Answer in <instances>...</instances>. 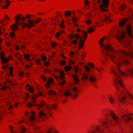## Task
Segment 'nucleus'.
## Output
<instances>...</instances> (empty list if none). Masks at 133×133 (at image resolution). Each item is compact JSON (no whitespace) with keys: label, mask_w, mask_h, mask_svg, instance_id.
Here are the masks:
<instances>
[{"label":"nucleus","mask_w":133,"mask_h":133,"mask_svg":"<svg viewBox=\"0 0 133 133\" xmlns=\"http://www.w3.org/2000/svg\"><path fill=\"white\" fill-rule=\"evenodd\" d=\"M111 71L110 72H112L115 75V78H114V82L115 83L117 89H118L117 85L119 84L122 88H123V90L121 91L119 94L117 99L120 103L123 104H124L127 102L126 99L127 96L126 93H128V90L124 86V84L121 80L120 76L118 75V74L116 71V67L112 66L110 68Z\"/></svg>","instance_id":"nucleus-1"},{"label":"nucleus","mask_w":133,"mask_h":133,"mask_svg":"<svg viewBox=\"0 0 133 133\" xmlns=\"http://www.w3.org/2000/svg\"><path fill=\"white\" fill-rule=\"evenodd\" d=\"M103 47L105 51L109 52L105 54L108 58H110L114 63H118L119 62L120 59L118 55V52L114 49L112 44H107L104 45Z\"/></svg>","instance_id":"nucleus-2"},{"label":"nucleus","mask_w":133,"mask_h":133,"mask_svg":"<svg viewBox=\"0 0 133 133\" xmlns=\"http://www.w3.org/2000/svg\"><path fill=\"white\" fill-rule=\"evenodd\" d=\"M114 66L116 67V71L118 75H124L126 76L128 75H131L133 76V69L132 68L127 70L125 73L122 71L119 67L117 68L116 66Z\"/></svg>","instance_id":"nucleus-3"},{"label":"nucleus","mask_w":133,"mask_h":133,"mask_svg":"<svg viewBox=\"0 0 133 133\" xmlns=\"http://www.w3.org/2000/svg\"><path fill=\"white\" fill-rule=\"evenodd\" d=\"M109 113H107L105 114L106 116H110L113 120L114 121L115 123L117 124H119L120 122L119 118L117 115L112 111H110Z\"/></svg>","instance_id":"nucleus-4"},{"label":"nucleus","mask_w":133,"mask_h":133,"mask_svg":"<svg viewBox=\"0 0 133 133\" xmlns=\"http://www.w3.org/2000/svg\"><path fill=\"white\" fill-rule=\"evenodd\" d=\"M131 116H133V113L124 114L121 115V118L125 123H127L132 119Z\"/></svg>","instance_id":"nucleus-5"},{"label":"nucleus","mask_w":133,"mask_h":133,"mask_svg":"<svg viewBox=\"0 0 133 133\" xmlns=\"http://www.w3.org/2000/svg\"><path fill=\"white\" fill-rule=\"evenodd\" d=\"M113 120L111 119H109L108 118H106L105 119V121L101 123V124L103 127H106L107 125H109L114 126L115 124L112 123ZM108 128V127H107Z\"/></svg>","instance_id":"nucleus-6"},{"label":"nucleus","mask_w":133,"mask_h":133,"mask_svg":"<svg viewBox=\"0 0 133 133\" xmlns=\"http://www.w3.org/2000/svg\"><path fill=\"white\" fill-rule=\"evenodd\" d=\"M126 31L128 36L131 38H132V29L131 26L128 24L125 26Z\"/></svg>","instance_id":"nucleus-7"},{"label":"nucleus","mask_w":133,"mask_h":133,"mask_svg":"<svg viewBox=\"0 0 133 133\" xmlns=\"http://www.w3.org/2000/svg\"><path fill=\"white\" fill-rule=\"evenodd\" d=\"M38 115L40 118L43 119H47L49 118V117L47 113L45 112L44 110L41 111L39 112Z\"/></svg>","instance_id":"nucleus-8"},{"label":"nucleus","mask_w":133,"mask_h":133,"mask_svg":"<svg viewBox=\"0 0 133 133\" xmlns=\"http://www.w3.org/2000/svg\"><path fill=\"white\" fill-rule=\"evenodd\" d=\"M119 56V58L120 59V61L118 63H114L115 64H117L118 66H120L123 64H129L130 62L129 60L127 59H126L125 60H122L121 58V57L120 56Z\"/></svg>","instance_id":"nucleus-9"},{"label":"nucleus","mask_w":133,"mask_h":133,"mask_svg":"<svg viewBox=\"0 0 133 133\" xmlns=\"http://www.w3.org/2000/svg\"><path fill=\"white\" fill-rule=\"evenodd\" d=\"M83 37V36H82L80 37L79 42L78 43V44L79 45L78 48V50H79L82 49L84 46V42L85 41H84V40H83L82 38Z\"/></svg>","instance_id":"nucleus-10"},{"label":"nucleus","mask_w":133,"mask_h":133,"mask_svg":"<svg viewBox=\"0 0 133 133\" xmlns=\"http://www.w3.org/2000/svg\"><path fill=\"white\" fill-rule=\"evenodd\" d=\"M109 5V0H102L101 4L99 5L100 8L104 7L106 8L108 7Z\"/></svg>","instance_id":"nucleus-11"},{"label":"nucleus","mask_w":133,"mask_h":133,"mask_svg":"<svg viewBox=\"0 0 133 133\" xmlns=\"http://www.w3.org/2000/svg\"><path fill=\"white\" fill-rule=\"evenodd\" d=\"M108 99L109 103L112 105H114L116 103V100L115 98L112 95H109Z\"/></svg>","instance_id":"nucleus-12"},{"label":"nucleus","mask_w":133,"mask_h":133,"mask_svg":"<svg viewBox=\"0 0 133 133\" xmlns=\"http://www.w3.org/2000/svg\"><path fill=\"white\" fill-rule=\"evenodd\" d=\"M28 25L27 28L29 29H30L36 26V25L34 23L33 20H29L28 21Z\"/></svg>","instance_id":"nucleus-13"},{"label":"nucleus","mask_w":133,"mask_h":133,"mask_svg":"<svg viewBox=\"0 0 133 133\" xmlns=\"http://www.w3.org/2000/svg\"><path fill=\"white\" fill-rule=\"evenodd\" d=\"M120 52L124 56H130L131 57H133V53H132V52L127 53L125 51L121 50H120Z\"/></svg>","instance_id":"nucleus-14"},{"label":"nucleus","mask_w":133,"mask_h":133,"mask_svg":"<svg viewBox=\"0 0 133 133\" xmlns=\"http://www.w3.org/2000/svg\"><path fill=\"white\" fill-rule=\"evenodd\" d=\"M22 15H17L15 17V23L16 24H17L19 25H21L22 23H19V21L21 19Z\"/></svg>","instance_id":"nucleus-15"},{"label":"nucleus","mask_w":133,"mask_h":133,"mask_svg":"<svg viewBox=\"0 0 133 133\" xmlns=\"http://www.w3.org/2000/svg\"><path fill=\"white\" fill-rule=\"evenodd\" d=\"M47 133H59V131L54 128H50Z\"/></svg>","instance_id":"nucleus-16"},{"label":"nucleus","mask_w":133,"mask_h":133,"mask_svg":"<svg viewBox=\"0 0 133 133\" xmlns=\"http://www.w3.org/2000/svg\"><path fill=\"white\" fill-rule=\"evenodd\" d=\"M18 25L17 24H13L10 27V28L12 31H16L18 29Z\"/></svg>","instance_id":"nucleus-17"},{"label":"nucleus","mask_w":133,"mask_h":133,"mask_svg":"<svg viewBox=\"0 0 133 133\" xmlns=\"http://www.w3.org/2000/svg\"><path fill=\"white\" fill-rule=\"evenodd\" d=\"M126 34L124 32H122L120 36L118 37L117 36V38L120 41H122L124 38Z\"/></svg>","instance_id":"nucleus-18"},{"label":"nucleus","mask_w":133,"mask_h":133,"mask_svg":"<svg viewBox=\"0 0 133 133\" xmlns=\"http://www.w3.org/2000/svg\"><path fill=\"white\" fill-rule=\"evenodd\" d=\"M96 78L95 77L93 76H90L89 80V81L92 84H93L96 83Z\"/></svg>","instance_id":"nucleus-19"},{"label":"nucleus","mask_w":133,"mask_h":133,"mask_svg":"<svg viewBox=\"0 0 133 133\" xmlns=\"http://www.w3.org/2000/svg\"><path fill=\"white\" fill-rule=\"evenodd\" d=\"M105 39H109V37H103L99 40V43L101 47H103L104 46L103 44V42Z\"/></svg>","instance_id":"nucleus-20"},{"label":"nucleus","mask_w":133,"mask_h":133,"mask_svg":"<svg viewBox=\"0 0 133 133\" xmlns=\"http://www.w3.org/2000/svg\"><path fill=\"white\" fill-rule=\"evenodd\" d=\"M127 20V19L126 18L123 19L122 21H121L119 23V26L120 27H123Z\"/></svg>","instance_id":"nucleus-21"},{"label":"nucleus","mask_w":133,"mask_h":133,"mask_svg":"<svg viewBox=\"0 0 133 133\" xmlns=\"http://www.w3.org/2000/svg\"><path fill=\"white\" fill-rule=\"evenodd\" d=\"M60 76H59V78L60 79H63L64 78L65 74L64 73L63 70H61L59 73Z\"/></svg>","instance_id":"nucleus-22"},{"label":"nucleus","mask_w":133,"mask_h":133,"mask_svg":"<svg viewBox=\"0 0 133 133\" xmlns=\"http://www.w3.org/2000/svg\"><path fill=\"white\" fill-rule=\"evenodd\" d=\"M72 68V66H71L66 65L64 67V69L65 72H67L70 71Z\"/></svg>","instance_id":"nucleus-23"},{"label":"nucleus","mask_w":133,"mask_h":133,"mask_svg":"<svg viewBox=\"0 0 133 133\" xmlns=\"http://www.w3.org/2000/svg\"><path fill=\"white\" fill-rule=\"evenodd\" d=\"M5 3H7L6 4L5 6H3V9H6L8 8L9 6L10 5V2L9 1H6Z\"/></svg>","instance_id":"nucleus-24"},{"label":"nucleus","mask_w":133,"mask_h":133,"mask_svg":"<svg viewBox=\"0 0 133 133\" xmlns=\"http://www.w3.org/2000/svg\"><path fill=\"white\" fill-rule=\"evenodd\" d=\"M1 64H3L5 63H7L8 62V60L6 57H2L1 58Z\"/></svg>","instance_id":"nucleus-25"},{"label":"nucleus","mask_w":133,"mask_h":133,"mask_svg":"<svg viewBox=\"0 0 133 133\" xmlns=\"http://www.w3.org/2000/svg\"><path fill=\"white\" fill-rule=\"evenodd\" d=\"M88 78V77L87 75L85 73H83L81 78V79L82 80H87Z\"/></svg>","instance_id":"nucleus-26"},{"label":"nucleus","mask_w":133,"mask_h":133,"mask_svg":"<svg viewBox=\"0 0 133 133\" xmlns=\"http://www.w3.org/2000/svg\"><path fill=\"white\" fill-rule=\"evenodd\" d=\"M0 23L3 26L6 27L7 25V22L5 20H3L0 21Z\"/></svg>","instance_id":"nucleus-27"},{"label":"nucleus","mask_w":133,"mask_h":133,"mask_svg":"<svg viewBox=\"0 0 133 133\" xmlns=\"http://www.w3.org/2000/svg\"><path fill=\"white\" fill-rule=\"evenodd\" d=\"M16 34L15 33L13 32H12L10 33L9 37L12 38H14L15 37Z\"/></svg>","instance_id":"nucleus-28"},{"label":"nucleus","mask_w":133,"mask_h":133,"mask_svg":"<svg viewBox=\"0 0 133 133\" xmlns=\"http://www.w3.org/2000/svg\"><path fill=\"white\" fill-rule=\"evenodd\" d=\"M44 105V104L43 103L37 104L36 105V108L37 109H39L42 108Z\"/></svg>","instance_id":"nucleus-29"},{"label":"nucleus","mask_w":133,"mask_h":133,"mask_svg":"<svg viewBox=\"0 0 133 133\" xmlns=\"http://www.w3.org/2000/svg\"><path fill=\"white\" fill-rule=\"evenodd\" d=\"M82 32L83 33V37L84 39V41H85L87 37L88 33L87 31H82Z\"/></svg>","instance_id":"nucleus-30"},{"label":"nucleus","mask_w":133,"mask_h":133,"mask_svg":"<svg viewBox=\"0 0 133 133\" xmlns=\"http://www.w3.org/2000/svg\"><path fill=\"white\" fill-rule=\"evenodd\" d=\"M77 75H74L72 76V77H73L74 80L75 81V83H77V82L79 81V80L77 78Z\"/></svg>","instance_id":"nucleus-31"},{"label":"nucleus","mask_w":133,"mask_h":133,"mask_svg":"<svg viewBox=\"0 0 133 133\" xmlns=\"http://www.w3.org/2000/svg\"><path fill=\"white\" fill-rule=\"evenodd\" d=\"M48 93L49 95H56L57 93L54 91L50 90L48 91Z\"/></svg>","instance_id":"nucleus-32"},{"label":"nucleus","mask_w":133,"mask_h":133,"mask_svg":"<svg viewBox=\"0 0 133 133\" xmlns=\"http://www.w3.org/2000/svg\"><path fill=\"white\" fill-rule=\"evenodd\" d=\"M59 64L61 66H64L66 64V61L65 60H61L59 62Z\"/></svg>","instance_id":"nucleus-33"},{"label":"nucleus","mask_w":133,"mask_h":133,"mask_svg":"<svg viewBox=\"0 0 133 133\" xmlns=\"http://www.w3.org/2000/svg\"><path fill=\"white\" fill-rule=\"evenodd\" d=\"M95 69H96L99 72H100L104 70V68L102 66L98 68H95Z\"/></svg>","instance_id":"nucleus-34"},{"label":"nucleus","mask_w":133,"mask_h":133,"mask_svg":"<svg viewBox=\"0 0 133 133\" xmlns=\"http://www.w3.org/2000/svg\"><path fill=\"white\" fill-rule=\"evenodd\" d=\"M87 31L90 34H91L92 32H94L95 31L93 28L92 27H91L88 29Z\"/></svg>","instance_id":"nucleus-35"},{"label":"nucleus","mask_w":133,"mask_h":133,"mask_svg":"<svg viewBox=\"0 0 133 133\" xmlns=\"http://www.w3.org/2000/svg\"><path fill=\"white\" fill-rule=\"evenodd\" d=\"M105 21L108 23H110L112 22L111 20L110 19L109 17H105Z\"/></svg>","instance_id":"nucleus-36"},{"label":"nucleus","mask_w":133,"mask_h":133,"mask_svg":"<svg viewBox=\"0 0 133 133\" xmlns=\"http://www.w3.org/2000/svg\"><path fill=\"white\" fill-rule=\"evenodd\" d=\"M123 44L125 47H127L130 45V43H129L127 41H123Z\"/></svg>","instance_id":"nucleus-37"},{"label":"nucleus","mask_w":133,"mask_h":133,"mask_svg":"<svg viewBox=\"0 0 133 133\" xmlns=\"http://www.w3.org/2000/svg\"><path fill=\"white\" fill-rule=\"evenodd\" d=\"M23 55L24 56V58L26 61H29L30 60V59H28L29 57V56L28 54H23Z\"/></svg>","instance_id":"nucleus-38"},{"label":"nucleus","mask_w":133,"mask_h":133,"mask_svg":"<svg viewBox=\"0 0 133 133\" xmlns=\"http://www.w3.org/2000/svg\"><path fill=\"white\" fill-rule=\"evenodd\" d=\"M71 12L70 11H66L64 15L66 16H69L71 14Z\"/></svg>","instance_id":"nucleus-39"},{"label":"nucleus","mask_w":133,"mask_h":133,"mask_svg":"<svg viewBox=\"0 0 133 133\" xmlns=\"http://www.w3.org/2000/svg\"><path fill=\"white\" fill-rule=\"evenodd\" d=\"M54 81L53 78L52 77H51L48 79L47 83L50 84L52 83Z\"/></svg>","instance_id":"nucleus-40"},{"label":"nucleus","mask_w":133,"mask_h":133,"mask_svg":"<svg viewBox=\"0 0 133 133\" xmlns=\"http://www.w3.org/2000/svg\"><path fill=\"white\" fill-rule=\"evenodd\" d=\"M9 69L10 70L9 71V73L10 75L11 76V77H12L13 76V69L12 66H11L9 68Z\"/></svg>","instance_id":"nucleus-41"},{"label":"nucleus","mask_w":133,"mask_h":133,"mask_svg":"<svg viewBox=\"0 0 133 133\" xmlns=\"http://www.w3.org/2000/svg\"><path fill=\"white\" fill-rule=\"evenodd\" d=\"M74 67L75 68L74 69V71L75 73L78 72V70L79 69V67L77 66H74Z\"/></svg>","instance_id":"nucleus-42"},{"label":"nucleus","mask_w":133,"mask_h":133,"mask_svg":"<svg viewBox=\"0 0 133 133\" xmlns=\"http://www.w3.org/2000/svg\"><path fill=\"white\" fill-rule=\"evenodd\" d=\"M26 130L25 128L22 126L21 128V133H24Z\"/></svg>","instance_id":"nucleus-43"},{"label":"nucleus","mask_w":133,"mask_h":133,"mask_svg":"<svg viewBox=\"0 0 133 133\" xmlns=\"http://www.w3.org/2000/svg\"><path fill=\"white\" fill-rule=\"evenodd\" d=\"M28 91L30 93H33L34 92V90L32 87H30L28 89Z\"/></svg>","instance_id":"nucleus-44"},{"label":"nucleus","mask_w":133,"mask_h":133,"mask_svg":"<svg viewBox=\"0 0 133 133\" xmlns=\"http://www.w3.org/2000/svg\"><path fill=\"white\" fill-rule=\"evenodd\" d=\"M126 94H128V95L130 98L133 101V96L132 94L130 93L128 91V93H126Z\"/></svg>","instance_id":"nucleus-45"},{"label":"nucleus","mask_w":133,"mask_h":133,"mask_svg":"<svg viewBox=\"0 0 133 133\" xmlns=\"http://www.w3.org/2000/svg\"><path fill=\"white\" fill-rule=\"evenodd\" d=\"M35 104L32 102H29L27 104V106L29 108H30L34 105Z\"/></svg>","instance_id":"nucleus-46"},{"label":"nucleus","mask_w":133,"mask_h":133,"mask_svg":"<svg viewBox=\"0 0 133 133\" xmlns=\"http://www.w3.org/2000/svg\"><path fill=\"white\" fill-rule=\"evenodd\" d=\"M51 47L53 48H54L55 46L57 45V44L54 42H51Z\"/></svg>","instance_id":"nucleus-47"},{"label":"nucleus","mask_w":133,"mask_h":133,"mask_svg":"<svg viewBox=\"0 0 133 133\" xmlns=\"http://www.w3.org/2000/svg\"><path fill=\"white\" fill-rule=\"evenodd\" d=\"M64 95L65 96H72V95L68 91L65 92V93Z\"/></svg>","instance_id":"nucleus-48"},{"label":"nucleus","mask_w":133,"mask_h":133,"mask_svg":"<svg viewBox=\"0 0 133 133\" xmlns=\"http://www.w3.org/2000/svg\"><path fill=\"white\" fill-rule=\"evenodd\" d=\"M88 66L90 68H92L94 67V64L92 63H89L88 64Z\"/></svg>","instance_id":"nucleus-49"},{"label":"nucleus","mask_w":133,"mask_h":133,"mask_svg":"<svg viewBox=\"0 0 133 133\" xmlns=\"http://www.w3.org/2000/svg\"><path fill=\"white\" fill-rule=\"evenodd\" d=\"M79 95L78 91H76L74 93V98L75 99Z\"/></svg>","instance_id":"nucleus-50"},{"label":"nucleus","mask_w":133,"mask_h":133,"mask_svg":"<svg viewBox=\"0 0 133 133\" xmlns=\"http://www.w3.org/2000/svg\"><path fill=\"white\" fill-rule=\"evenodd\" d=\"M35 117L33 115H31L29 117V119L30 121H32L34 120Z\"/></svg>","instance_id":"nucleus-51"},{"label":"nucleus","mask_w":133,"mask_h":133,"mask_svg":"<svg viewBox=\"0 0 133 133\" xmlns=\"http://www.w3.org/2000/svg\"><path fill=\"white\" fill-rule=\"evenodd\" d=\"M34 23L35 24H37L39 23L41 21V20L40 19H38L37 20H33Z\"/></svg>","instance_id":"nucleus-52"},{"label":"nucleus","mask_w":133,"mask_h":133,"mask_svg":"<svg viewBox=\"0 0 133 133\" xmlns=\"http://www.w3.org/2000/svg\"><path fill=\"white\" fill-rule=\"evenodd\" d=\"M75 54V53L73 51H71L70 53L69 56L72 58H73Z\"/></svg>","instance_id":"nucleus-53"},{"label":"nucleus","mask_w":133,"mask_h":133,"mask_svg":"<svg viewBox=\"0 0 133 133\" xmlns=\"http://www.w3.org/2000/svg\"><path fill=\"white\" fill-rule=\"evenodd\" d=\"M32 103L35 104V103L36 101V98L33 97L32 96Z\"/></svg>","instance_id":"nucleus-54"},{"label":"nucleus","mask_w":133,"mask_h":133,"mask_svg":"<svg viewBox=\"0 0 133 133\" xmlns=\"http://www.w3.org/2000/svg\"><path fill=\"white\" fill-rule=\"evenodd\" d=\"M72 20L74 22H77L78 20V18H76L75 17H74L72 18Z\"/></svg>","instance_id":"nucleus-55"},{"label":"nucleus","mask_w":133,"mask_h":133,"mask_svg":"<svg viewBox=\"0 0 133 133\" xmlns=\"http://www.w3.org/2000/svg\"><path fill=\"white\" fill-rule=\"evenodd\" d=\"M9 65V64H7L6 65L2 66V68L4 69H6L8 68Z\"/></svg>","instance_id":"nucleus-56"},{"label":"nucleus","mask_w":133,"mask_h":133,"mask_svg":"<svg viewBox=\"0 0 133 133\" xmlns=\"http://www.w3.org/2000/svg\"><path fill=\"white\" fill-rule=\"evenodd\" d=\"M42 60L43 62H44L46 61L47 58L45 56H42Z\"/></svg>","instance_id":"nucleus-57"},{"label":"nucleus","mask_w":133,"mask_h":133,"mask_svg":"<svg viewBox=\"0 0 133 133\" xmlns=\"http://www.w3.org/2000/svg\"><path fill=\"white\" fill-rule=\"evenodd\" d=\"M70 64L73 65L75 64V62L72 59H70L69 60Z\"/></svg>","instance_id":"nucleus-58"},{"label":"nucleus","mask_w":133,"mask_h":133,"mask_svg":"<svg viewBox=\"0 0 133 133\" xmlns=\"http://www.w3.org/2000/svg\"><path fill=\"white\" fill-rule=\"evenodd\" d=\"M71 90L72 91H75V92L78 91L77 90V88L76 87H74L71 89Z\"/></svg>","instance_id":"nucleus-59"},{"label":"nucleus","mask_w":133,"mask_h":133,"mask_svg":"<svg viewBox=\"0 0 133 133\" xmlns=\"http://www.w3.org/2000/svg\"><path fill=\"white\" fill-rule=\"evenodd\" d=\"M91 22L90 20L88 19L87 20L86 22V23L87 25H90L91 24Z\"/></svg>","instance_id":"nucleus-60"},{"label":"nucleus","mask_w":133,"mask_h":133,"mask_svg":"<svg viewBox=\"0 0 133 133\" xmlns=\"http://www.w3.org/2000/svg\"><path fill=\"white\" fill-rule=\"evenodd\" d=\"M71 43L75 45H76L77 43V40L75 39L72 41H71Z\"/></svg>","instance_id":"nucleus-61"},{"label":"nucleus","mask_w":133,"mask_h":133,"mask_svg":"<svg viewBox=\"0 0 133 133\" xmlns=\"http://www.w3.org/2000/svg\"><path fill=\"white\" fill-rule=\"evenodd\" d=\"M50 62H46L44 63V65L46 66H48L50 64Z\"/></svg>","instance_id":"nucleus-62"},{"label":"nucleus","mask_w":133,"mask_h":133,"mask_svg":"<svg viewBox=\"0 0 133 133\" xmlns=\"http://www.w3.org/2000/svg\"><path fill=\"white\" fill-rule=\"evenodd\" d=\"M41 61V60L40 59H37L35 61V63H36L38 64H41L42 63H40V62Z\"/></svg>","instance_id":"nucleus-63"},{"label":"nucleus","mask_w":133,"mask_h":133,"mask_svg":"<svg viewBox=\"0 0 133 133\" xmlns=\"http://www.w3.org/2000/svg\"><path fill=\"white\" fill-rule=\"evenodd\" d=\"M85 70L86 71H90V69L87 66L85 65Z\"/></svg>","instance_id":"nucleus-64"}]
</instances>
